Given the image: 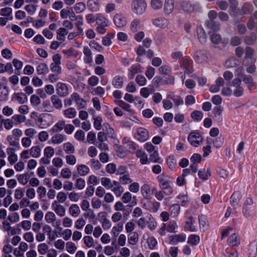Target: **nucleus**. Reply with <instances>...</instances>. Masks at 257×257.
Masks as SVG:
<instances>
[{"label": "nucleus", "instance_id": "f257e3e1", "mask_svg": "<svg viewBox=\"0 0 257 257\" xmlns=\"http://www.w3.org/2000/svg\"><path fill=\"white\" fill-rule=\"evenodd\" d=\"M170 177L165 173H162L157 177L159 186L162 190H166V194L170 195L173 192V189L170 185Z\"/></svg>", "mask_w": 257, "mask_h": 257}, {"label": "nucleus", "instance_id": "f03ea898", "mask_svg": "<svg viewBox=\"0 0 257 257\" xmlns=\"http://www.w3.org/2000/svg\"><path fill=\"white\" fill-rule=\"evenodd\" d=\"M147 4L146 0H133L131 5V10L136 15H141L146 10Z\"/></svg>", "mask_w": 257, "mask_h": 257}, {"label": "nucleus", "instance_id": "7ed1b4c3", "mask_svg": "<svg viewBox=\"0 0 257 257\" xmlns=\"http://www.w3.org/2000/svg\"><path fill=\"white\" fill-rule=\"evenodd\" d=\"M23 136L22 131L18 128H14L12 131V135L7 137V140L10 146L18 147L20 138Z\"/></svg>", "mask_w": 257, "mask_h": 257}, {"label": "nucleus", "instance_id": "20e7f679", "mask_svg": "<svg viewBox=\"0 0 257 257\" xmlns=\"http://www.w3.org/2000/svg\"><path fill=\"white\" fill-rule=\"evenodd\" d=\"M45 219L48 223H51L52 226L60 230H61L62 228L60 227L61 224V221L57 219L55 213L52 211L47 212L45 215Z\"/></svg>", "mask_w": 257, "mask_h": 257}, {"label": "nucleus", "instance_id": "39448f33", "mask_svg": "<svg viewBox=\"0 0 257 257\" xmlns=\"http://www.w3.org/2000/svg\"><path fill=\"white\" fill-rule=\"evenodd\" d=\"M188 141L191 145L197 147L202 144L203 138L199 133L193 132L189 135Z\"/></svg>", "mask_w": 257, "mask_h": 257}, {"label": "nucleus", "instance_id": "423d86ee", "mask_svg": "<svg viewBox=\"0 0 257 257\" xmlns=\"http://www.w3.org/2000/svg\"><path fill=\"white\" fill-rule=\"evenodd\" d=\"M232 85L234 88L233 91V95L236 97H240L243 93V88L241 85V79L239 78H236L232 81Z\"/></svg>", "mask_w": 257, "mask_h": 257}, {"label": "nucleus", "instance_id": "0eeeda50", "mask_svg": "<svg viewBox=\"0 0 257 257\" xmlns=\"http://www.w3.org/2000/svg\"><path fill=\"white\" fill-rule=\"evenodd\" d=\"M122 201L116 202L114 205V209L116 211H122L123 217H127L131 213L132 209L130 207L126 208L128 206L125 207Z\"/></svg>", "mask_w": 257, "mask_h": 257}, {"label": "nucleus", "instance_id": "6e6552de", "mask_svg": "<svg viewBox=\"0 0 257 257\" xmlns=\"http://www.w3.org/2000/svg\"><path fill=\"white\" fill-rule=\"evenodd\" d=\"M51 207L55 213L60 217H63L66 214L65 208L58 201H53L51 204Z\"/></svg>", "mask_w": 257, "mask_h": 257}, {"label": "nucleus", "instance_id": "1a4fd4ad", "mask_svg": "<svg viewBox=\"0 0 257 257\" xmlns=\"http://www.w3.org/2000/svg\"><path fill=\"white\" fill-rule=\"evenodd\" d=\"M195 5L188 0H183L180 3L181 10L187 14H191L194 11Z\"/></svg>", "mask_w": 257, "mask_h": 257}, {"label": "nucleus", "instance_id": "9d476101", "mask_svg": "<svg viewBox=\"0 0 257 257\" xmlns=\"http://www.w3.org/2000/svg\"><path fill=\"white\" fill-rule=\"evenodd\" d=\"M135 137L141 142H145L147 141L149 137L148 131L144 127H139L137 130V134Z\"/></svg>", "mask_w": 257, "mask_h": 257}, {"label": "nucleus", "instance_id": "9b49d317", "mask_svg": "<svg viewBox=\"0 0 257 257\" xmlns=\"http://www.w3.org/2000/svg\"><path fill=\"white\" fill-rule=\"evenodd\" d=\"M194 58L198 63H204L208 61V57L207 53L204 51H198L194 55Z\"/></svg>", "mask_w": 257, "mask_h": 257}, {"label": "nucleus", "instance_id": "f8f14e48", "mask_svg": "<svg viewBox=\"0 0 257 257\" xmlns=\"http://www.w3.org/2000/svg\"><path fill=\"white\" fill-rule=\"evenodd\" d=\"M255 62V59H251L249 61L243 60L242 66L245 67L247 73L251 74L254 73L256 70Z\"/></svg>", "mask_w": 257, "mask_h": 257}, {"label": "nucleus", "instance_id": "ddd939ff", "mask_svg": "<svg viewBox=\"0 0 257 257\" xmlns=\"http://www.w3.org/2000/svg\"><path fill=\"white\" fill-rule=\"evenodd\" d=\"M174 0H165L164 4V13L166 15L171 14L174 9Z\"/></svg>", "mask_w": 257, "mask_h": 257}, {"label": "nucleus", "instance_id": "4468645a", "mask_svg": "<svg viewBox=\"0 0 257 257\" xmlns=\"http://www.w3.org/2000/svg\"><path fill=\"white\" fill-rule=\"evenodd\" d=\"M56 91L57 94L62 97L66 96L68 94V89L64 83L59 82L57 83Z\"/></svg>", "mask_w": 257, "mask_h": 257}, {"label": "nucleus", "instance_id": "2eb2a0df", "mask_svg": "<svg viewBox=\"0 0 257 257\" xmlns=\"http://www.w3.org/2000/svg\"><path fill=\"white\" fill-rule=\"evenodd\" d=\"M71 98L76 102L78 109H82L85 107V101L81 98L77 93H73L71 95Z\"/></svg>", "mask_w": 257, "mask_h": 257}, {"label": "nucleus", "instance_id": "dca6fc26", "mask_svg": "<svg viewBox=\"0 0 257 257\" xmlns=\"http://www.w3.org/2000/svg\"><path fill=\"white\" fill-rule=\"evenodd\" d=\"M186 234L184 233H181L177 235H171L170 237V243L174 245L177 244L178 242H184L186 239Z\"/></svg>", "mask_w": 257, "mask_h": 257}, {"label": "nucleus", "instance_id": "f3484780", "mask_svg": "<svg viewBox=\"0 0 257 257\" xmlns=\"http://www.w3.org/2000/svg\"><path fill=\"white\" fill-rule=\"evenodd\" d=\"M114 23L118 28H122L126 25L125 18L121 14H117L113 18Z\"/></svg>", "mask_w": 257, "mask_h": 257}, {"label": "nucleus", "instance_id": "a211bd4d", "mask_svg": "<svg viewBox=\"0 0 257 257\" xmlns=\"http://www.w3.org/2000/svg\"><path fill=\"white\" fill-rule=\"evenodd\" d=\"M152 23L153 25L157 27L164 28L167 26L168 21L165 18L160 17L153 20Z\"/></svg>", "mask_w": 257, "mask_h": 257}, {"label": "nucleus", "instance_id": "6ab92c4d", "mask_svg": "<svg viewBox=\"0 0 257 257\" xmlns=\"http://www.w3.org/2000/svg\"><path fill=\"white\" fill-rule=\"evenodd\" d=\"M69 214L74 217L78 216L81 213V210L77 204H71L68 209Z\"/></svg>", "mask_w": 257, "mask_h": 257}, {"label": "nucleus", "instance_id": "aec40b11", "mask_svg": "<svg viewBox=\"0 0 257 257\" xmlns=\"http://www.w3.org/2000/svg\"><path fill=\"white\" fill-rule=\"evenodd\" d=\"M253 10V6L250 3L246 2L241 6L240 12L242 15H250Z\"/></svg>", "mask_w": 257, "mask_h": 257}, {"label": "nucleus", "instance_id": "412c9836", "mask_svg": "<svg viewBox=\"0 0 257 257\" xmlns=\"http://www.w3.org/2000/svg\"><path fill=\"white\" fill-rule=\"evenodd\" d=\"M229 245L234 246H238L240 244V239L237 234L233 233L230 235L227 240Z\"/></svg>", "mask_w": 257, "mask_h": 257}, {"label": "nucleus", "instance_id": "4be33fe9", "mask_svg": "<svg viewBox=\"0 0 257 257\" xmlns=\"http://www.w3.org/2000/svg\"><path fill=\"white\" fill-rule=\"evenodd\" d=\"M0 15L5 17L8 20L11 21L13 19L12 9L11 8L6 7L0 10Z\"/></svg>", "mask_w": 257, "mask_h": 257}, {"label": "nucleus", "instance_id": "5701e85b", "mask_svg": "<svg viewBox=\"0 0 257 257\" xmlns=\"http://www.w3.org/2000/svg\"><path fill=\"white\" fill-rule=\"evenodd\" d=\"M87 5L91 11L96 12L99 9L100 2L99 0H88Z\"/></svg>", "mask_w": 257, "mask_h": 257}, {"label": "nucleus", "instance_id": "b1692460", "mask_svg": "<svg viewBox=\"0 0 257 257\" xmlns=\"http://www.w3.org/2000/svg\"><path fill=\"white\" fill-rule=\"evenodd\" d=\"M198 175L203 180H207L211 176V171L209 168H204L198 171Z\"/></svg>", "mask_w": 257, "mask_h": 257}, {"label": "nucleus", "instance_id": "393cba45", "mask_svg": "<svg viewBox=\"0 0 257 257\" xmlns=\"http://www.w3.org/2000/svg\"><path fill=\"white\" fill-rule=\"evenodd\" d=\"M150 192L151 187L148 184H145L141 187V192L145 199H150L151 198Z\"/></svg>", "mask_w": 257, "mask_h": 257}, {"label": "nucleus", "instance_id": "a878e982", "mask_svg": "<svg viewBox=\"0 0 257 257\" xmlns=\"http://www.w3.org/2000/svg\"><path fill=\"white\" fill-rule=\"evenodd\" d=\"M198 40L201 44H204L207 41V36L205 31L201 27L197 29Z\"/></svg>", "mask_w": 257, "mask_h": 257}, {"label": "nucleus", "instance_id": "bb28decb", "mask_svg": "<svg viewBox=\"0 0 257 257\" xmlns=\"http://www.w3.org/2000/svg\"><path fill=\"white\" fill-rule=\"evenodd\" d=\"M205 25L208 29L214 32L219 31L220 28L219 23L213 21H208Z\"/></svg>", "mask_w": 257, "mask_h": 257}, {"label": "nucleus", "instance_id": "cd10ccee", "mask_svg": "<svg viewBox=\"0 0 257 257\" xmlns=\"http://www.w3.org/2000/svg\"><path fill=\"white\" fill-rule=\"evenodd\" d=\"M112 84L115 88H120L123 84V77L120 76H116L112 81Z\"/></svg>", "mask_w": 257, "mask_h": 257}, {"label": "nucleus", "instance_id": "c85d7f7f", "mask_svg": "<svg viewBox=\"0 0 257 257\" xmlns=\"http://www.w3.org/2000/svg\"><path fill=\"white\" fill-rule=\"evenodd\" d=\"M51 101L53 106L56 109H61L62 107V103L61 99L56 95H53L51 97Z\"/></svg>", "mask_w": 257, "mask_h": 257}, {"label": "nucleus", "instance_id": "c756f323", "mask_svg": "<svg viewBox=\"0 0 257 257\" xmlns=\"http://www.w3.org/2000/svg\"><path fill=\"white\" fill-rule=\"evenodd\" d=\"M243 82L247 85L249 89L255 85L252 77L250 75H245L242 78Z\"/></svg>", "mask_w": 257, "mask_h": 257}, {"label": "nucleus", "instance_id": "7c9ffc66", "mask_svg": "<svg viewBox=\"0 0 257 257\" xmlns=\"http://www.w3.org/2000/svg\"><path fill=\"white\" fill-rule=\"evenodd\" d=\"M148 220L147 221V225L148 227L151 230H154L157 225L155 218L151 215L149 214L148 216Z\"/></svg>", "mask_w": 257, "mask_h": 257}, {"label": "nucleus", "instance_id": "2f4dec72", "mask_svg": "<svg viewBox=\"0 0 257 257\" xmlns=\"http://www.w3.org/2000/svg\"><path fill=\"white\" fill-rule=\"evenodd\" d=\"M65 140L66 137L65 135L60 134H56L52 137L51 142L53 144H58L62 143Z\"/></svg>", "mask_w": 257, "mask_h": 257}, {"label": "nucleus", "instance_id": "473e14b6", "mask_svg": "<svg viewBox=\"0 0 257 257\" xmlns=\"http://www.w3.org/2000/svg\"><path fill=\"white\" fill-rule=\"evenodd\" d=\"M194 219L192 216H190L188 220L186 222L185 228L190 231L194 232L196 231V228L193 224L194 223Z\"/></svg>", "mask_w": 257, "mask_h": 257}, {"label": "nucleus", "instance_id": "72a5a7b5", "mask_svg": "<svg viewBox=\"0 0 257 257\" xmlns=\"http://www.w3.org/2000/svg\"><path fill=\"white\" fill-rule=\"evenodd\" d=\"M96 23L98 26H108V20L102 15L97 14L96 16Z\"/></svg>", "mask_w": 257, "mask_h": 257}, {"label": "nucleus", "instance_id": "f704fd0d", "mask_svg": "<svg viewBox=\"0 0 257 257\" xmlns=\"http://www.w3.org/2000/svg\"><path fill=\"white\" fill-rule=\"evenodd\" d=\"M122 143L129 149L130 151H133L136 149V144L127 138L123 139Z\"/></svg>", "mask_w": 257, "mask_h": 257}, {"label": "nucleus", "instance_id": "c9c22d12", "mask_svg": "<svg viewBox=\"0 0 257 257\" xmlns=\"http://www.w3.org/2000/svg\"><path fill=\"white\" fill-rule=\"evenodd\" d=\"M241 198V195L239 192H234L230 198V202L232 205L234 207L237 205Z\"/></svg>", "mask_w": 257, "mask_h": 257}, {"label": "nucleus", "instance_id": "e433bc0d", "mask_svg": "<svg viewBox=\"0 0 257 257\" xmlns=\"http://www.w3.org/2000/svg\"><path fill=\"white\" fill-rule=\"evenodd\" d=\"M64 115L67 118H73L76 116V111L73 107H69L64 110Z\"/></svg>", "mask_w": 257, "mask_h": 257}, {"label": "nucleus", "instance_id": "4c0bfd02", "mask_svg": "<svg viewBox=\"0 0 257 257\" xmlns=\"http://www.w3.org/2000/svg\"><path fill=\"white\" fill-rule=\"evenodd\" d=\"M84 244L88 248L94 247V241L93 237L89 235H86L83 237Z\"/></svg>", "mask_w": 257, "mask_h": 257}, {"label": "nucleus", "instance_id": "58836bf2", "mask_svg": "<svg viewBox=\"0 0 257 257\" xmlns=\"http://www.w3.org/2000/svg\"><path fill=\"white\" fill-rule=\"evenodd\" d=\"M150 160L155 163L161 164L163 162L162 159L159 157L157 151H154L150 156Z\"/></svg>", "mask_w": 257, "mask_h": 257}, {"label": "nucleus", "instance_id": "ea45409f", "mask_svg": "<svg viewBox=\"0 0 257 257\" xmlns=\"http://www.w3.org/2000/svg\"><path fill=\"white\" fill-rule=\"evenodd\" d=\"M137 157L140 158V162L142 164H146L148 162V158L146 154L141 150L138 151L136 154Z\"/></svg>", "mask_w": 257, "mask_h": 257}, {"label": "nucleus", "instance_id": "a19ab883", "mask_svg": "<svg viewBox=\"0 0 257 257\" xmlns=\"http://www.w3.org/2000/svg\"><path fill=\"white\" fill-rule=\"evenodd\" d=\"M12 120L15 124H20L25 121L26 117L21 114H15L12 117Z\"/></svg>", "mask_w": 257, "mask_h": 257}, {"label": "nucleus", "instance_id": "79ce46f5", "mask_svg": "<svg viewBox=\"0 0 257 257\" xmlns=\"http://www.w3.org/2000/svg\"><path fill=\"white\" fill-rule=\"evenodd\" d=\"M158 71L161 75L168 76L171 72V69L170 66L163 65L159 68Z\"/></svg>", "mask_w": 257, "mask_h": 257}, {"label": "nucleus", "instance_id": "37998d69", "mask_svg": "<svg viewBox=\"0 0 257 257\" xmlns=\"http://www.w3.org/2000/svg\"><path fill=\"white\" fill-rule=\"evenodd\" d=\"M41 150L39 146H34L31 148L30 151L31 156L33 158H38L41 155Z\"/></svg>", "mask_w": 257, "mask_h": 257}, {"label": "nucleus", "instance_id": "c03bdc74", "mask_svg": "<svg viewBox=\"0 0 257 257\" xmlns=\"http://www.w3.org/2000/svg\"><path fill=\"white\" fill-rule=\"evenodd\" d=\"M65 126V121L60 120L57 122L52 128V130L54 133L60 132Z\"/></svg>", "mask_w": 257, "mask_h": 257}, {"label": "nucleus", "instance_id": "a18cd8bd", "mask_svg": "<svg viewBox=\"0 0 257 257\" xmlns=\"http://www.w3.org/2000/svg\"><path fill=\"white\" fill-rule=\"evenodd\" d=\"M254 51L250 47H247L245 50V56L243 60L249 61L251 59H254L252 58Z\"/></svg>", "mask_w": 257, "mask_h": 257}, {"label": "nucleus", "instance_id": "49530a36", "mask_svg": "<svg viewBox=\"0 0 257 257\" xmlns=\"http://www.w3.org/2000/svg\"><path fill=\"white\" fill-rule=\"evenodd\" d=\"M200 242V237L198 235L192 234L190 235L188 239V243L192 245H196L198 244Z\"/></svg>", "mask_w": 257, "mask_h": 257}, {"label": "nucleus", "instance_id": "de8ad7c7", "mask_svg": "<svg viewBox=\"0 0 257 257\" xmlns=\"http://www.w3.org/2000/svg\"><path fill=\"white\" fill-rule=\"evenodd\" d=\"M256 39L255 34L251 33L249 35H247L244 38V42L247 45H252L255 42Z\"/></svg>", "mask_w": 257, "mask_h": 257}, {"label": "nucleus", "instance_id": "09e8293b", "mask_svg": "<svg viewBox=\"0 0 257 257\" xmlns=\"http://www.w3.org/2000/svg\"><path fill=\"white\" fill-rule=\"evenodd\" d=\"M123 230V225L122 224L118 223L116 225L114 226L111 230V233L114 237H116L119 234V232H121Z\"/></svg>", "mask_w": 257, "mask_h": 257}, {"label": "nucleus", "instance_id": "8fccbe9b", "mask_svg": "<svg viewBox=\"0 0 257 257\" xmlns=\"http://www.w3.org/2000/svg\"><path fill=\"white\" fill-rule=\"evenodd\" d=\"M77 171L81 176H85L89 173V169L85 165H80L77 166Z\"/></svg>", "mask_w": 257, "mask_h": 257}, {"label": "nucleus", "instance_id": "3c124183", "mask_svg": "<svg viewBox=\"0 0 257 257\" xmlns=\"http://www.w3.org/2000/svg\"><path fill=\"white\" fill-rule=\"evenodd\" d=\"M48 71V67L46 63H40L37 67V71L39 75L44 74Z\"/></svg>", "mask_w": 257, "mask_h": 257}, {"label": "nucleus", "instance_id": "603ef678", "mask_svg": "<svg viewBox=\"0 0 257 257\" xmlns=\"http://www.w3.org/2000/svg\"><path fill=\"white\" fill-rule=\"evenodd\" d=\"M141 72V70L140 65H133L131 67V69L129 72L128 76L131 79H132L134 78L136 74Z\"/></svg>", "mask_w": 257, "mask_h": 257}, {"label": "nucleus", "instance_id": "864d4df0", "mask_svg": "<svg viewBox=\"0 0 257 257\" xmlns=\"http://www.w3.org/2000/svg\"><path fill=\"white\" fill-rule=\"evenodd\" d=\"M15 95V98L20 104H24L28 100L27 96L24 93H18Z\"/></svg>", "mask_w": 257, "mask_h": 257}, {"label": "nucleus", "instance_id": "5fc2aeb1", "mask_svg": "<svg viewBox=\"0 0 257 257\" xmlns=\"http://www.w3.org/2000/svg\"><path fill=\"white\" fill-rule=\"evenodd\" d=\"M75 26L77 27L78 31V34H83V29L81 26L83 24V17L81 16H78L77 19L76 20Z\"/></svg>", "mask_w": 257, "mask_h": 257}, {"label": "nucleus", "instance_id": "6e6d98bb", "mask_svg": "<svg viewBox=\"0 0 257 257\" xmlns=\"http://www.w3.org/2000/svg\"><path fill=\"white\" fill-rule=\"evenodd\" d=\"M119 181L122 184L126 185L131 183L133 182V180L130 178L129 174H125L119 177Z\"/></svg>", "mask_w": 257, "mask_h": 257}, {"label": "nucleus", "instance_id": "4d7b16f0", "mask_svg": "<svg viewBox=\"0 0 257 257\" xmlns=\"http://www.w3.org/2000/svg\"><path fill=\"white\" fill-rule=\"evenodd\" d=\"M17 179L21 184L24 185L27 184V183L28 182L30 179V177L28 174H23L18 175Z\"/></svg>", "mask_w": 257, "mask_h": 257}, {"label": "nucleus", "instance_id": "13d9d810", "mask_svg": "<svg viewBox=\"0 0 257 257\" xmlns=\"http://www.w3.org/2000/svg\"><path fill=\"white\" fill-rule=\"evenodd\" d=\"M86 221L84 218L80 217L77 219L74 223V227L77 229H81L85 225Z\"/></svg>", "mask_w": 257, "mask_h": 257}, {"label": "nucleus", "instance_id": "bf43d9fd", "mask_svg": "<svg viewBox=\"0 0 257 257\" xmlns=\"http://www.w3.org/2000/svg\"><path fill=\"white\" fill-rule=\"evenodd\" d=\"M140 29V21L139 19L134 20L131 25V30L133 32H136Z\"/></svg>", "mask_w": 257, "mask_h": 257}, {"label": "nucleus", "instance_id": "052dcab7", "mask_svg": "<svg viewBox=\"0 0 257 257\" xmlns=\"http://www.w3.org/2000/svg\"><path fill=\"white\" fill-rule=\"evenodd\" d=\"M63 149L67 154H72L75 151L74 147L69 142L63 145Z\"/></svg>", "mask_w": 257, "mask_h": 257}, {"label": "nucleus", "instance_id": "680f3d73", "mask_svg": "<svg viewBox=\"0 0 257 257\" xmlns=\"http://www.w3.org/2000/svg\"><path fill=\"white\" fill-rule=\"evenodd\" d=\"M66 250L71 254L74 253L77 249V246L73 242L68 241L66 243Z\"/></svg>", "mask_w": 257, "mask_h": 257}, {"label": "nucleus", "instance_id": "e2e57ef3", "mask_svg": "<svg viewBox=\"0 0 257 257\" xmlns=\"http://www.w3.org/2000/svg\"><path fill=\"white\" fill-rule=\"evenodd\" d=\"M123 217V213H121L120 212L116 211L111 216V219L112 221L116 223L120 221L122 217Z\"/></svg>", "mask_w": 257, "mask_h": 257}, {"label": "nucleus", "instance_id": "0e129e2a", "mask_svg": "<svg viewBox=\"0 0 257 257\" xmlns=\"http://www.w3.org/2000/svg\"><path fill=\"white\" fill-rule=\"evenodd\" d=\"M191 117L195 121H198L202 119L203 113L200 111L195 110L191 113Z\"/></svg>", "mask_w": 257, "mask_h": 257}, {"label": "nucleus", "instance_id": "69168bd1", "mask_svg": "<svg viewBox=\"0 0 257 257\" xmlns=\"http://www.w3.org/2000/svg\"><path fill=\"white\" fill-rule=\"evenodd\" d=\"M57 200L54 201H58V203H63L67 199V195L64 192H59L56 196Z\"/></svg>", "mask_w": 257, "mask_h": 257}, {"label": "nucleus", "instance_id": "338daca9", "mask_svg": "<svg viewBox=\"0 0 257 257\" xmlns=\"http://www.w3.org/2000/svg\"><path fill=\"white\" fill-rule=\"evenodd\" d=\"M128 242L131 245H135L139 240V235L136 232H134L130 236L128 237Z\"/></svg>", "mask_w": 257, "mask_h": 257}, {"label": "nucleus", "instance_id": "774afa93", "mask_svg": "<svg viewBox=\"0 0 257 257\" xmlns=\"http://www.w3.org/2000/svg\"><path fill=\"white\" fill-rule=\"evenodd\" d=\"M48 246L45 243H42L38 245V251L42 255H44L48 251Z\"/></svg>", "mask_w": 257, "mask_h": 257}]
</instances>
